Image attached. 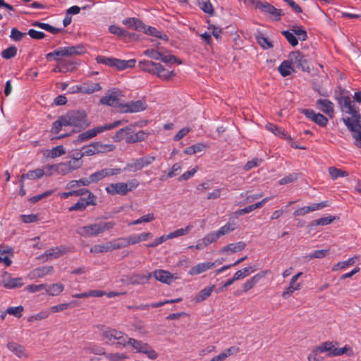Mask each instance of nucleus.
Masks as SVG:
<instances>
[{
  "mask_svg": "<svg viewBox=\"0 0 361 361\" xmlns=\"http://www.w3.org/2000/svg\"><path fill=\"white\" fill-rule=\"evenodd\" d=\"M82 151L85 156H92L96 154H98V150L97 149L96 142L89 145L87 146H85L82 148Z\"/></svg>",
  "mask_w": 361,
  "mask_h": 361,
  "instance_id": "nucleus-59",
  "label": "nucleus"
},
{
  "mask_svg": "<svg viewBox=\"0 0 361 361\" xmlns=\"http://www.w3.org/2000/svg\"><path fill=\"white\" fill-rule=\"evenodd\" d=\"M85 350L87 353H93L95 355H105V350L101 346L97 345L95 344H90L85 348Z\"/></svg>",
  "mask_w": 361,
  "mask_h": 361,
  "instance_id": "nucleus-53",
  "label": "nucleus"
},
{
  "mask_svg": "<svg viewBox=\"0 0 361 361\" xmlns=\"http://www.w3.org/2000/svg\"><path fill=\"white\" fill-rule=\"evenodd\" d=\"M42 170H44V175L47 176H51L54 175H58L57 173V164H47L43 166Z\"/></svg>",
  "mask_w": 361,
  "mask_h": 361,
  "instance_id": "nucleus-63",
  "label": "nucleus"
},
{
  "mask_svg": "<svg viewBox=\"0 0 361 361\" xmlns=\"http://www.w3.org/2000/svg\"><path fill=\"white\" fill-rule=\"evenodd\" d=\"M158 64L159 63L143 60L139 62L138 66L141 70L152 74H155Z\"/></svg>",
  "mask_w": 361,
  "mask_h": 361,
  "instance_id": "nucleus-31",
  "label": "nucleus"
},
{
  "mask_svg": "<svg viewBox=\"0 0 361 361\" xmlns=\"http://www.w3.org/2000/svg\"><path fill=\"white\" fill-rule=\"evenodd\" d=\"M96 204V197L93 193L90 192L88 197L85 198H80L75 204L68 208L70 212L73 211H82L88 205Z\"/></svg>",
  "mask_w": 361,
  "mask_h": 361,
  "instance_id": "nucleus-12",
  "label": "nucleus"
},
{
  "mask_svg": "<svg viewBox=\"0 0 361 361\" xmlns=\"http://www.w3.org/2000/svg\"><path fill=\"white\" fill-rule=\"evenodd\" d=\"M118 91L116 90H113L110 93L106 94L105 96L102 97L100 99V102L102 104L108 105V106H116L118 104Z\"/></svg>",
  "mask_w": 361,
  "mask_h": 361,
  "instance_id": "nucleus-21",
  "label": "nucleus"
},
{
  "mask_svg": "<svg viewBox=\"0 0 361 361\" xmlns=\"http://www.w3.org/2000/svg\"><path fill=\"white\" fill-rule=\"evenodd\" d=\"M155 157L149 155L133 159L126 164L123 171L128 172H136L141 171L144 168H146L152 164L155 161Z\"/></svg>",
  "mask_w": 361,
  "mask_h": 361,
  "instance_id": "nucleus-6",
  "label": "nucleus"
},
{
  "mask_svg": "<svg viewBox=\"0 0 361 361\" xmlns=\"http://www.w3.org/2000/svg\"><path fill=\"white\" fill-rule=\"evenodd\" d=\"M256 40L259 45L264 49H268L273 47L272 42L261 33L256 35Z\"/></svg>",
  "mask_w": 361,
  "mask_h": 361,
  "instance_id": "nucleus-42",
  "label": "nucleus"
},
{
  "mask_svg": "<svg viewBox=\"0 0 361 361\" xmlns=\"http://www.w3.org/2000/svg\"><path fill=\"white\" fill-rule=\"evenodd\" d=\"M1 283L4 288L8 289L21 287L23 285L22 278H13L8 273L3 274Z\"/></svg>",
  "mask_w": 361,
  "mask_h": 361,
  "instance_id": "nucleus-14",
  "label": "nucleus"
},
{
  "mask_svg": "<svg viewBox=\"0 0 361 361\" xmlns=\"http://www.w3.org/2000/svg\"><path fill=\"white\" fill-rule=\"evenodd\" d=\"M123 23L125 25L136 30H142V29H144L143 23L135 18H126L123 20Z\"/></svg>",
  "mask_w": 361,
  "mask_h": 361,
  "instance_id": "nucleus-38",
  "label": "nucleus"
},
{
  "mask_svg": "<svg viewBox=\"0 0 361 361\" xmlns=\"http://www.w3.org/2000/svg\"><path fill=\"white\" fill-rule=\"evenodd\" d=\"M152 238V234L150 232L134 234L126 237L128 245H135L142 241H146Z\"/></svg>",
  "mask_w": 361,
  "mask_h": 361,
  "instance_id": "nucleus-22",
  "label": "nucleus"
},
{
  "mask_svg": "<svg viewBox=\"0 0 361 361\" xmlns=\"http://www.w3.org/2000/svg\"><path fill=\"white\" fill-rule=\"evenodd\" d=\"M104 357L109 361H123L128 358V356L125 353H105Z\"/></svg>",
  "mask_w": 361,
  "mask_h": 361,
  "instance_id": "nucleus-47",
  "label": "nucleus"
},
{
  "mask_svg": "<svg viewBox=\"0 0 361 361\" xmlns=\"http://www.w3.org/2000/svg\"><path fill=\"white\" fill-rule=\"evenodd\" d=\"M64 123L66 126H73L79 130L89 126L90 123L86 119V114L83 111H72L63 116Z\"/></svg>",
  "mask_w": 361,
  "mask_h": 361,
  "instance_id": "nucleus-4",
  "label": "nucleus"
},
{
  "mask_svg": "<svg viewBox=\"0 0 361 361\" xmlns=\"http://www.w3.org/2000/svg\"><path fill=\"white\" fill-rule=\"evenodd\" d=\"M105 190L108 194L111 195H126L128 194L127 186L123 182L111 183L106 187Z\"/></svg>",
  "mask_w": 361,
  "mask_h": 361,
  "instance_id": "nucleus-15",
  "label": "nucleus"
},
{
  "mask_svg": "<svg viewBox=\"0 0 361 361\" xmlns=\"http://www.w3.org/2000/svg\"><path fill=\"white\" fill-rule=\"evenodd\" d=\"M44 175V170L42 169H37L33 171H30L26 173H24L20 177V182H23L25 179H30L34 180L36 178H39Z\"/></svg>",
  "mask_w": 361,
  "mask_h": 361,
  "instance_id": "nucleus-35",
  "label": "nucleus"
},
{
  "mask_svg": "<svg viewBox=\"0 0 361 361\" xmlns=\"http://www.w3.org/2000/svg\"><path fill=\"white\" fill-rule=\"evenodd\" d=\"M346 353L348 356H353L354 355L353 350L348 345H345L343 348H334L331 352L329 353V357L339 356Z\"/></svg>",
  "mask_w": 361,
  "mask_h": 361,
  "instance_id": "nucleus-41",
  "label": "nucleus"
},
{
  "mask_svg": "<svg viewBox=\"0 0 361 361\" xmlns=\"http://www.w3.org/2000/svg\"><path fill=\"white\" fill-rule=\"evenodd\" d=\"M53 267L51 266H47V267H42L38 269H36L34 270L35 276L41 278L43 277L53 271Z\"/></svg>",
  "mask_w": 361,
  "mask_h": 361,
  "instance_id": "nucleus-55",
  "label": "nucleus"
},
{
  "mask_svg": "<svg viewBox=\"0 0 361 361\" xmlns=\"http://www.w3.org/2000/svg\"><path fill=\"white\" fill-rule=\"evenodd\" d=\"M281 33L293 47H295L298 44V39L294 35V33L290 32V30H284L282 31Z\"/></svg>",
  "mask_w": 361,
  "mask_h": 361,
  "instance_id": "nucleus-58",
  "label": "nucleus"
},
{
  "mask_svg": "<svg viewBox=\"0 0 361 361\" xmlns=\"http://www.w3.org/2000/svg\"><path fill=\"white\" fill-rule=\"evenodd\" d=\"M131 133H133V130L130 126L121 128L119 130H118L116 133L113 136V140L115 142H119L123 139L126 140V135Z\"/></svg>",
  "mask_w": 361,
  "mask_h": 361,
  "instance_id": "nucleus-45",
  "label": "nucleus"
},
{
  "mask_svg": "<svg viewBox=\"0 0 361 361\" xmlns=\"http://www.w3.org/2000/svg\"><path fill=\"white\" fill-rule=\"evenodd\" d=\"M238 351V348L232 346L224 350L219 355L212 358L209 361H224L228 357L236 354Z\"/></svg>",
  "mask_w": 361,
  "mask_h": 361,
  "instance_id": "nucleus-27",
  "label": "nucleus"
},
{
  "mask_svg": "<svg viewBox=\"0 0 361 361\" xmlns=\"http://www.w3.org/2000/svg\"><path fill=\"white\" fill-rule=\"evenodd\" d=\"M130 345L137 353L145 354L149 359L155 360L157 353L147 343L128 336L126 345Z\"/></svg>",
  "mask_w": 361,
  "mask_h": 361,
  "instance_id": "nucleus-7",
  "label": "nucleus"
},
{
  "mask_svg": "<svg viewBox=\"0 0 361 361\" xmlns=\"http://www.w3.org/2000/svg\"><path fill=\"white\" fill-rule=\"evenodd\" d=\"M334 348V345L332 342L330 341H326L322 343H321L319 346L315 348L314 349L319 353H324V352H331L332 350Z\"/></svg>",
  "mask_w": 361,
  "mask_h": 361,
  "instance_id": "nucleus-57",
  "label": "nucleus"
},
{
  "mask_svg": "<svg viewBox=\"0 0 361 361\" xmlns=\"http://www.w3.org/2000/svg\"><path fill=\"white\" fill-rule=\"evenodd\" d=\"M192 225H188L185 228L177 229L167 235V237L169 239L178 238L180 236L185 235H187L192 228Z\"/></svg>",
  "mask_w": 361,
  "mask_h": 361,
  "instance_id": "nucleus-43",
  "label": "nucleus"
},
{
  "mask_svg": "<svg viewBox=\"0 0 361 361\" xmlns=\"http://www.w3.org/2000/svg\"><path fill=\"white\" fill-rule=\"evenodd\" d=\"M316 104L319 109H320L331 118L334 117V105L330 100L326 99H319L317 100Z\"/></svg>",
  "mask_w": 361,
  "mask_h": 361,
  "instance_id": "nucleus-16",
  "label": "nucleus"
},
{
  "mask_svg": "<svg viewBox=\"0 0 361 361\" xmlns=\"http://www.w3.org/2000/svg\"><path fill=\"white\" fill-rule=\"evenodd\" d=\"M214 267V264H210V262H202L196 264L192 267L188 271V274L191 276L200 274Z\"/></svg>",
  "mask_w": 361,
  "mask_h": 361,
  "instance_id": "nucleus-24",
  "label": "nucleus"
},
{
  "mask_svg": "<svg viewBox=\"0 0 361 361\" xmlns=\"http://www.w3.org/2000/svg\"><path fill=\"white\" fill-rule=\"evenodd\" d=\"M111 252L109 241L102 244L94 245L90 248V252L94 254Z\"/></svg>",
  "mask_w": 361,
  "mask_h": 361,
  "instance_id": "nucleus-48",
  "label": "nucleus"
},
{
  "mask_svg": "<svg viewBox=\"0 0 361 361\" xmlns=\"http://www.w3.org/2000/svg\"><path fill=\"white\" fill-rule=\"evenodd\" d=\"M255 269H253L251 267H245L241 270H238L236 271L233 276L234 279L240 280L247 276H249L251 273L254 272Z\"/></svg>",
  "mask_w": 361,
  "mask_h": 361,
  "instance_id": "nucleus-52",
  "label": "nucleus"
},
{
  "mask_svg": "<svg viewBox=\"0 0 361 361\" xmlns=\"http://www.w3.org/2000/svg\"><path fill=\"white\" fill-rule=\"evenodd\" d=\"M7 348L19 358H27L29 353L25 348L14 342H9Z\"/></svg>",
  "mask_w": 361,
  "mask_h": 361,
  "instance_id": "nucleus-19",
  "label": "nucleus"
},
{
  "mask_svg": "<svg viewBox=\"0 0 361 361\" xmlns=\"http://www.w3.org/2000/svg\"><path fill=\"white\" fill-rule=\"evenodd\" d=\"M45 290L49 295L56 296L64 290V286L61 283H56L50 286L47 285Z\"/></svg>",
  "mask_w": 361,
  "mask_h": 361,
  "instance_id": "nucleus-39",
  "label": "nucleus"
},
{
  "mask_svg": "<svg viewBox=\"0 0 361 361\" xmlns=\"http://www.w3.org/2000/svg\"><path fill=\"white\" fill-rule=\"evenodd\" d=\"M113 61V66L117 68L118 70H124L128 68H133L135 66L136 63L135 59H130L126 61L115 59Z\"/></svg>",
  "mask_w": 361,
  "mask_h": 361,
  "instance_id": "nucleus-30",
  "label": "nucleus"
},
{
  "mask_svg": "<svg viewBox=\"0 0 361 361\" xmlns=\"http://www.w3.org/2000/svg\"><path fill=\"white\" fill-rule=\"evenodd\" d=\"M152 276L166 284H170L173 280L176 279L169 271L163 269L155 270L152 273Z\"/></svg>",
  "mask_w": 361,
  "mask_h": 361,
  "instance_id": "nucleus-17",
  "label": "nucleus"
},
{
  "mask_svg": "<svg viewBox=\"0 0 361 361\" xmlns=\"http://www.w3.org/2000/svg\"><path fill=\"white\" fill-rule=\"evenodd\" d=\"M102 337L107 344H116L117 347H125L128 335L115 329L106 327L102 331Z\"/></svg>",
  "mask_w": 361,
  "mask_h": 361,
  "instance_id": "nucleus-3",
  "label": "nucleus"
},
{
  "mask_svg": "<svg viewBox=\"0 0 361 361\" xmlns=\"http://www.w3.org/2000/svg\"><path fill=\"white\" fill-rule=\"evenodd\" d=\"M265 128L279 137H286L284 131L273 123H267Z\"/></svg>",
  "mask_w": 361,
  "mask_h": 361,
  "instance_id": "nucleus-54",
  "label": "nucleus"
},
{
  "mask_svg": "<svg viewBox=\"0 0 361 361\" xmlns=\"http://www.w3.org/2000/svg\"><path fill=\"white\" fill-rule=\"evenodd\" d=\"M289 58L296 68H300L303 71H310V63L307 57L302 55L300 52L292 51L289 54Z\"/></svg>",
  "mask_w": 361,
  "mask_h": 361,
  "instance_id": "nucleus-8",
  "label": "nucleus"
},
{
  "mask_svg": "<svg viewBox=\"0 0 361 361\" xmlns=\"http://www.w3.org/2000/svg\"><path fill=\"white\" fill-rule=\"evenodd\" d=\"M214 289V286H207L201 290L194 298L195 302H200L205 300L208 297L210 296L212 292Z\"/></svg>",
  "mask_w": 361,
  "mask_h": 361,
  "instance_id": "nucleus-34",
  "label": "nucleus"
},
{
  "mask_svg": "<svg viewBox=\"0 0 361 361\" xmlns=\"http://www.w3.org/2000/svg\"><path fill=\"white\" fill-rule=\"evenodd\" d=\"M278 69L283 77L288 76L294 71L293 62L288 57V60L283 61Z\"/></svg>",
  "mask_w": 361,
  "mask_h": 361,
  "instance_id": "nucleus-25",
  "label": "nucleus"
},
{
  "mask_svg": "<svg viewBox=\"0 0 361 361\" xmlns=\"http://www.w3.org/2000/svg\"><path fill=\"white\" fill-rule=\"evenodd\" d=\"M148 133L143 130H140L136 133H130L126 137V141L127 143H135L143 141L147 139Z\"/></svg>",
  "mask_w": 361,
  "mask_h": 361,
  "instance_id": "nucleus-26",
  "label": "nucleus"
},
{
  "mask_svg": "<svg viewBox=\"0 0 361 361\" xmlns=\"http://www.w3.org/2000/svg\"><path fill=\"white\" fill-rule=\"evenodd\" d=\"M63 121H64V118H63V116H61L57 121L54 122L52 128H51V133H53L54 134H57L61 130L63 126H66V125H65V123Z\"/></svg>",
  "mask_w": 361,
  "mask_h": 361,
  "instance_id": "nucleus-62",
  "label": "nucleus"
},
{
  "mask_svg": "<svg viewBox=\"0 0 361 361\" xmlns=\"http://www.w3.org/2000/svg\"><path fill=\"white\" fill-rule=\"evenodd\" d=\"M142 30L146 34H148L149 35L156 37L165 41H167L169 39L166 35L162 34L161 31L157 30L155 27H148L147 28H145V27L144 26V29Z\"/></svg>",
  "mask_w": 361,
  "mask_h": 361,
  "instance_id": "nucleus-46",
  "label": "nucleus"
},
{
  "mask_svg": "<svg viewBox=\"0 0 361 361\" xmlns=\"http://www.w3.org/2000/svg\"><path fill=\"white\" fill-rule=\"evenodd\" d=\"M267 274V271H262L253 276L250 279L247 280L243 285V292L246 293L252 289L255 284H257L260 279L264 278Z\"/></svg>",
  "mask_w": 361,
  "mask_h": 361,
  "instance_id": "nucleus-23",
  "label": "nucleus"
},
{
  "mask_svg": "<svg viewBox=\"0 0 361 361\" xmlns=\"http://www.w3.org/2000/svg\"><path fill=\"white\" fill-rule=\"evenodd\" d=\"M290 32L294 33L300 40L305 41L307 39V33L301 27H294L290 30Z\"/></svg>",
  "mask_w": 361,
  "mask_h": 361,
  "instance_id": "nucleus-64",
  "label": "nucleus"
},
{
  "mask_svg": "<svg viewBox=\"0 0 361 361\" xmlns=\"http://www.w3.org/2000/svg\"><path fill=\"white\" fill-rule=\"evenodd\" d=\"M114 226L115 223L113 221H100L79 226L76 233L84 238H92L111 229Z\"/></svg>",
  "mask_w": 361,
  "mask_h": 361,
  "instance_id": "nucleus-1",
  "label": "nucleus"
},
{
  "mask_svg": "<svg viewBox=\"0 0 361 361\" xmlns=\"http://www.w3.org/2000/svg\"><path fill=\"white\" fill-rule=\"evenodd\" d=\"M235 228V224L234 222H228L224 226H221L219 230H217L216 233L220 238L221 236L227 235L233 231Z\"/></svg>",
  "mask_w": 361,
  "mask_h": 361,
  "instance_id": "nucleus-44",
  "label": "nucleus"
},
{
  "mask_svg": "<svg viewBox=\"0 0 361 361\" xmlns=\"http://www.w3.org/2000/svg\"><path fill=\"white\" fill-rule=\"evenodd\" d=\"M329 173L330 176H331L332 179H336L338 177H343L348 176V173L346 171L338 169L335 167H329Z\"/></svg>",
  "mask_w": 361,
  "mask_h": 361,
  "instance_id": "nucleus-60",
  "label": "nucleus"
},
{
  "mask_svg": "<svg viewBox=\"0 0 361 361\" xmlns=\"http://www.w3.org/2000/svg\"><path fill=\"white\" fill-rule=\"evenodd\" d=\"M83 49L79 46L59 47L54 51L55 60L59 61V57H70L82 54Z\"/></svg>",
  "mask_w": 361,
  "mask_h": 361,
  "instance_id": "nucleus-9",
  "label": "nucleus"
},
{
  "mask_svg": "<svg viewBox=\"0 0 361 361\" xmlns=\"http://www.w3.org/2000/svg\"><path fill=\"white\" fill-rule=\"evenodd\" d=\"M66 154V150L62 145H58L53 147L50 151V157L54 159L56 157H61Z\"/></svg>",
  "mask_w": 361,
  "mask_h": 361,
  "instance_id": "nucleus-61",
  "label": "nucleus"
},
{
  "mask_svg": "<svg viewBox=\"0 0 361 361\" xmlns=\"http://www.w3.org/2000/svg\"><path fill=\"white\" fill-rule=\"evenodd\" d=\"M68 250L67 248L64 246H60V247H56L51 249L47 250L44 252V255L47 258H57L60 256H62L63 255L68 252Z\"/></svg>",
  "mask_w": 361,
  "mask_h": 361,
  "instance_id": "nucleus-28",
  "label": "nucleus"
},
{
  "mask_svg": "<svg viewBox=\"0 0 361 361\" xmlns=\"http://www.w3.org/2000/svg\"><path fill=\"white\" fill-rule=\"evenodd\" d=\"M335 220V216H329L325 217H322L318 219H315L310 223V226H326L331 224Z\"/></svg>",
  "mask_w": 361,
  "mask_h": 361,
  "instance_id": "nucleus-49",
  "label": "nucleus"
},
{
  "mask_svg": "<svg viewBox=\"0 0 361 361\" xmlns=\"http://www.w3.org/2000/svg\"><path fill=\"white\" fill-rule=\"evenodd\" d=\"M120 111L122 113H136L146 109L147 104L143 100L129 102L119 104Z\"/></svg>",
  "mask_w": 361,
  "mask_h": 361,
  "instance_id": "nucleus-10",
  "label": "nucleus"
},
{
  "mask_svg": "<svg viewBox=\"0 0 361 361\" xmlns=\"http://www.w3.org/2000/svg\"><path fill=\"white\" fill-rule=\"evenodd\" d=\"M345 125L352 133V136L355 139V145L361 148V120L350 123V120L346 119Z\"/></svg>",
  "mask_w": 361,
  "mask_h": 361,
  "instance_id": "nucleus-11",
  "label": "nucleus"
},
{
  "mask_svg": "<svg viewBox=\"0 0 361 361\" xmlns=\"http://www.w3.org/2000/svg\"><path fill=\"white\" fill-rule=\"evenodd\" d=\"M246 247V243L243 241H239L235 243H230L219 250L220 253H235L243 250Z\"/></svg>",
  "mask_w": 361,
  "mask_h": 361,
  "instance_id": "nucleus-20",
  "label": "nucleus"
},
{
  "mask_svg": "<svg viewBox=\"0 0 361 361\" xmlns=\"http://www.w3.org/2000/svg\"><path fill=\"white\" fill-rule=\"evenodd\" d=\"M258 7L262 8L264 11L270 13L275 20H279L281 15V10L276 8L268 3H260Z\"/></svg>",
  "mask_w": 361,
  "mask_h": 361,
  "instance_id": "nucleus-29",
  "label": "nucleus"
},
{
  "mask_svg": "<svg viewBox=\"0 0 361 361\" xmlns=\"http://www.w3.org/2000/svg\"><path fill=\"white\" fill-rule=\"evenodd\" d=\"M152 277V273L147 274H134L130 278V283L133 285L145 284Z\"/></svg>",
  "mask_w": 361,
  "mask_h": 361,
  "instance_id": "nucleus-32",
  "label": "nucleus"
},
{
  "mask_svg": "<svg viewBox=\"0 0 361 361\" xmlns=\"http://www.w3.org/2000/svg\"><path fill=\"white\" fill-rule=\"evenodd\" d=\"M96 146L97 149L98 150V154L112 152L116 148L115 145L112 144H102L100 142H96Z\"/></svg>",
  "mask_w": 361,
  "mask_h": 361,
  "instance_id": "nucleus-56",
  "label": "nucleus"
},
{
  "mask_svg": "<svg viewBox=\"0 0 361 361\" xmlns=\"http://www.w3.org/2000/svg\"><path fill=\"white\" fill-rule=\"evenodd\" d=\"M337 101L339 104L341 111L343 113H346L351 115V117L342 118V121L344 123L346 119L350 120V123H352L358 120H361L360 114L359 113L358 110L356 109L355 105L353 104L350 97L348 95H346L341 92L337 97Z\"/></svg>",
  "mask_w": 361,
  "mask_h": 361,
  "instance_id": "nucleus-2",
  "label": "nucleus"
},
{
  "mask_svg": "<svg viewBox=\"0 0 361 361\" xmlns=\"http://www.w3.org/2000/svg\"><path fill=\"white\" fill-rule=\"evenodd\" d=\"M302 112L308 118L322 127L326 126L328 123V119L326 116L319 113H316L312 109H303Z\"/></svg>",
  "mask_w": 361,
  "mask_h": 361,
  "instance_id": "nucleus-13",
  "label": "nucleus"
},
{
  "mask_svg": "<svg viewBox=\"0 0 361 361\" xmlns=\"http://www.w3.org/2000/svg\"><path fill=\"white\" fill-rule=\"evenodd\" d=\"M102 89L100 85L97 82H86L76 87V90H73V93L82 92L84 94H92Z\"/></svg>",
  "mask_w": 361,
  "mask_h": 361,
  "instance_id": "nucleus-18",
  "label": "nucleus"
},
{
  "mask_svg": "<svg viewBox=\"0 0 361 361\" xmlns=\"http://www.w3.org/2000/svg\"><path fill=\"white\" fill-rule=\"evenodd\" d=\"M159 78L162 80H169L171 77L175 75L173 71H169L165 69L161 64L159 63L155 72Z\"/></svg>",
  "mask_w": 361,
  "mask_h": 361,
  "instance_id": "nucleus-36",
  "label": "nucleus"
},
{
  "mask_svg": "<svg viewBox=\"0 0 361 361\" xmlns=\"http://www.w3.org/2000/svg\"><path fill=\"white\" fill-rule=\"evenodd\" d=\"M358 259H359V257L357 255H355L353 257H351L346 261L338 262L337 264H336L333 266L332 271H338L339 269H345L348 267L353 265Z\"/></svg>",
  "mask_w": 361,
  "mask_h": 361,
  "instance_id": "nucleus-40",
  "label": "nucleus"
},
{
  "mask_svg": "<svg viewBox=\"0 0 361 361\" xmlns=\"http://www.w3.org/2000/svg\"><path fill=\"white\" fill-rule=\"evenodd\" d=\"M109 247L111 252L115 250L121 249L126 247L128 245L127 238H118L111 241H109Z\"/></svg>",
  "mask_w": 361,
  "mask_h": 361,
  "instance_id": "nucleus-37",
  "label": "nucleus"
},
{
  "mask_svg": "<svg viewBox=\"0 0 361 361\" xmlns=\"http://www.w3.org/2000/svg\"><path fill=\"white\" fill-rule=\"evenodd\" d=\"M205 149V145L202 143H197L190 147H187L184 150V153L186 154H195L197 152H202Z\"/></svg>",
  "mask_w": 361,
  "mask_h": 361,
  "instance_id": "nucleus-51",
  "label": "nucleus"
},
{
  "mask_svg": "<svg viewBox=\"0 0 361 361\" xmlns=\"http://www.w3.org/2000/svg\"><path fill=\"white\" fill-rule=\"evenodd\" d=\"M126 121L118 120L110 124H104L102 126H97L94 128L90 129L80 133L78 137V142H83L90 138L95 137L97 134L102 133L106 130H111L114 128L118 127L122 123H125Z\"/></svg>",
  "mask_w": 361,
  "mask_h": 361,
  "instance_id": "nucleus-5",
  "label": "nucleus"
},
{
  "mask_svg": "<svg viewBox=\"0 0 361 361\" xmlns=\"http://www.w3.org/2000/svg\"><path fill=\"white\" fill-rule=\"evenodd\" d=\"M108 176L106 168L97 171L90 175V181L95 183Z\"/></svg>",
  "mask_w": 361,
  "mask_h": 361,
  "instance_id": "nucleus-50",
  "label": "nucleus"
},
{
  "mask_svg": "<svg viewBox=\"0 0 361 361\" xmlns=\"http://www.w3.org/2000/svg\"><path fill=\"white\" fill-rule=\"evenodd\" d=\"M200 9L209 16L214 15V8L211 0H197Z\"/></svg>",
  "mask_w": 361,
  "mask_h": 361,
  "instance_id": "nucleus-33",
  "label": "nucleus"
}]
</instances>
